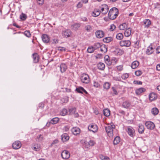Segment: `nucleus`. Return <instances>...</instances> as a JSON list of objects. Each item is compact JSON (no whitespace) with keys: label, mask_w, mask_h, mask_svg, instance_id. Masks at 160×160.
<instances>
[{"label":"nucleus","mask_w":160,"mask_h":160,"mask_svg":"<svg viewBox=\"0 0 160 160\" xmlns=\"http://www.w3.org/2000/svg\"><path fill=\"white\" fill-rule=\"evenodd\" d=\"M118 14V10L115 7H113L110 9L108 12V17L111 20L115 19Z\"/></svg>","instance_id":"nucleus-1"},{"label":"nucleus","mask_w":160,"mask_h":160,"mask_svg":"<svg viewBox=\"0 0 160 160\" xmlns=\"http://www.w3.org/2000/svg\"><path fill=\"white\" fill-rule=\"evenodd\" d=\"M115 128V126L113 123H111L105 127V130L108 136L110 137L113 136V129Z\"/></svg>","instance_id":"nucleus-2"},{"label":"nucleus","mask_w":160,"mask_h":160,"mask_svg":"<svg viewBox=\"0 0 160 160\" xmlns=\"http://www.w3.org/2000/svg\"><path fill=\"white\" fill-rule=\"evenodd\" d=\"M80 79L82 82L88 84L90 82V78L89 75L86 73L82 74L80 77Z\"/></svg>","instance_id":"nucleus-3"},{"label":"nucleus","mask_w":160,"mask_h":160,"mask_svg":"<svg viewBox=\"0 0 160 160\" xmlns=\"http://www.w3.org/2000/svg\"><path fill=\"white\" fill-rule=\"evenodd\" d=\"M126 131L128 134L131 137H133L135 135V130L131 126H127Z\"/></svg>","instance_id":"nucleus-4"},{"label":"nucleus","mask_w":160,"mask_h":160,"mask_svg":"<svg viewBox=\"0 0 160 160\" xmlns=\"http://www.w3.org/2000/svg\"><path fill=\"white\" fill-rule=\"evenodd\" d=\"M119 44L121 47H129L131 45V42L129 40H122L120 42Z\"/></svg>","instance_id":"nucleus-5"},{"label":"nucleus","mask_w":160,"mask_h":160,"mask_svg":"<svg viewBox=\"0 0 160 160\" xmlns=\"http://www.w3.org/2000/svg\"><path fill=\"white\" fill-rule=\"evenodd\" d=\"M88 129L90 131L94 133L98 131V127L96 124H90L88 126Z\"/></svg>","instance_id":"nucleus-6"},{"label":"nucleus","mask_w":160,"mask_h":160,"mask_svg":"<svg viewBox=\"0 0 160 160\" xmlns=\"http://www.w3.org/2000/svg\"><path fill=\"white\" fill-rule=\"evenodd\" d=\"M101 12L102 14H106L108 11L109 8L108 6L105 4L102 5L100 7Z\"/></svg>","instance_id":"nucleus-7"},{"label":"nucleus","mask_w":160,"mask_h":160,"mask_svg":"<svg viewBox=\"0 0 160 160\" xmlns=\"http://www.w3.org/2000/svg\"><path fill=\"white\" fill-rule=\"evenodd\" d=\"M70 153L67 150H63L62 152L61 156L62 158L67 159L70 157Z\"/></svg>","instance_id":"nucleus-8"},{"label":"nucleus","mask_w":160,"mask_h":160,"mask_svg":"<svg viewBox=\"0 0 160 160\" xmlns=\"http://www.w3.org/2000/svg\"><path fill=\"white\" fill-rule=\"evenodd\" d=\"M21 146V143L19 141H17L12 144V147L15 149H18L20 148Z\"/></svg>","instance_id":"nucleus-9"},{"label":"nucleus","mask_w":160,"mask_h":160,"mask_svg":"<svg viewBox=\"0 0 160 160\" xmlns=\"http://www.w3.org/2000/svg\"><path fill=\"white\" fill-rule=\"evenodd\" d=\"M145 125L147 128L150 130L153 129L155 127L154 123L151 121L146 122Z\"/></svg>","instance_id":"nucleus-10"},{"label":"nucleus","mask_w":160,"mask_h":160,"mask_svg":"<svg viewBox=\"0 0 160 160\" xmlns=\"http://www.w3.org/2000/svg\"><path fill=\"white\" fill-rule=\"evenodd\" d=\"M95 34L97 38H100L103 37L104 35V33L102 30H98L96 32Z\"/></svg>","instance_id":"nucleus-11"},{"label":"nucleus","mask_w":160,"mask_h":160,"mask_svg":"<svg viewBox=\"0 0 160 160\" xmlns=\"http://www.w3.org/2000/svg\"><path fill=\"white\" fill-rule=\"evenodd\" d=\"M154 52V48L152 46V44L148 47L146 51V53L147 54L149 55L152 54Z\"/></svg>","instance_id":"nucleus-12"},{"label":"nucleus","mask_w":160,"mask_h":160,"mask_svg":"<svg viewBox=\"0 0 160 160\" xmlns=\"http://www.w3.org/2000/svg\"><path fill=\"white\" fill-rule=\"evenodd\" d=\"M72 133L75 135L79 134L80 132V129L78 127H74L71 129Z\"/></svg>","instance_id":"nucleus-13"},{"label":"nucleus","mask_w":160,"mask_h":160,"mask_svg":"<svg viewBox=\"0 0 160 160\" xmlns=\"http://www.w3.org/2000/svg\"><path fill=\"white\" fill-rule=\"evenodd\" d=\"M59 121V119L58 118L55 117L52 119L50 122H47L46 126H49L50 124H54L57 123Z\"/></svg>","instance_id":"nucleus-14"},{"label":"nucleus","mask_w":160,"mask_h":160,"mask_svg":"<svg viewBox=\"0 0 160 160\" xmlns=\"http://www.w3.org/2000/svg\"><path fill=\"white\" fill-rule=\"evenodd\" d=\"M84 29L86 32H91L93 31V27L90 24L86 25L84 27Z\"/></svg>","instance_id":"nucleus-15"},{"label":"nucleus","mask_w":160,"mask_h":160,"mask_svg":"<svg viewBox=\"0 0 160 160\" xmlns=\"http://www.w3.org/2000/svg\"><path fill=\"white\" fill-rule=\"evenodd\" d=\"M118 61V58L115 57H113L111 59L110 62H107L108 65L109 66L111 65H114L117 63Z\"/></svg>","instance_id":"nucleus-16"},{"label":"nucleus","mask_w":160,"mask_h":160,"mask_svg":"<svg viewBox=\"0 0 160 160\" xmlns=\"http://www.w3.org/2000/svg\"><path fill=\"white\" fill-rule=\"evenodd\" d=\"M71 32L70 30H66L62 32V35L64 37L68 38L70 37Z\"/></svg>","instance_id":"nucleus-17"},{"label":"nucleus","mask_w":160,"mask_h":160,"mask_svg":"<svg viewBox=\"0 0 160 160\" xmlns=\"http://www.w3.org/2000/svg\"><path fill=\"white\" fill-rule=\"evenodd\" d=\"M76 109L75 108H71L69 109V112L70 114H73L75 117H78V114L77 112H76Z\"/></svg>","instance_id":"nucleus-18"},{"label":"nucleus","mask_w":160,"mask_h":160,"mask_svg":"<svg viewBox=\"0 0 160 160\" xmlns=\"http://www.w3.org/2000/svg\"><path fill=\"white\" fill-rule=\"evenodd\" d=\"M144 27L145 28H148L151 24V21L149 19H145L143 21Z\"/></svg>","instance_id":"nucleus-19"},{"label":"nucleus","mask_w":160,"mask_h":160,"mask_svg":"<svg viewBox=\"0 0 160 160\" xmlns=\"http://www.w3.org/2000/svg\"><path fill=\"white\" fill-rule=\"evenodd\" d=\"M132 29L130 28H127L124 31V35L126 37H129L131 35Z\"/></svg>","instance_id":"nucleus-20"},{"label":"nucleus","mask_w":160,"mask_h":160,"mask_svg":"<svg viewBox=\"0 0 160 160\" xmlns=\"http://www.w3.org/2000/svg\"><path fill=\"white\" fill-rule=\"evenodd\" d=\"M76 91L79 93H83L84 92L86 94H88L87 91L83 87H81L77 88L76 89Z\"/></svg>","instance_id":"nucleus-21"},{"label":"nucleus","mask_w":160,"mask_h":160,"mask_svg":"<svg viewBox=\"0 0 160 160\" xmlns=\"http://www.w3.org/2000/svg\"><path fill=\"white\" fill-rule=\"evenodd\" d=\"M60 68L61 72L63 73L66 71L67 69V67L65 63H62L60 66Z\"/></svg>","instance_id":"nucleus-22"},{"label":"nucleus","mask_w":160,"mask_h":160,"mask_svg":"<svg viewBox=\"0 0 160 160\" xmlns=\"http://www.w3.org/2000/svg\"><path fill=\"white\" fill-rule=\"evenodd\" d=\"M128 28V24L126 23H123L121 24L118 26V28L121 30H123L126 29Z\"/></svg>","instance_id":"nucleus-23"},{"label":"nucleus","mask_w":160,"mask_h":160,"mask_svg":"<svg viewBox=\"0 0 160 160\" xmlns=\"http://www.w3.org/2000/svg\"><path fill=\"white\" fill-rule=\"evenodd\" d=\"M42 41L45 43H47L49 41V37L47 34H45L42 35Z\"/></svg>","instance_id":"nucleus-24"},{"label":"nucleus","mask_w":160,"mask_h":160,"mask_svg":"<svg viewBox=\"0 0 160 160\" xmlns=\"http://www.w3.org/2000/svg\"><path fill=\"white\" fill-rule=\"evenodd\" d=\"M146 89L143 88H140L135 90V93L137 95H140L142 93L145 91Z\"/></svg>","instance_id":"nucleus-25"},{"label":"nucleus","mask_w":160,"mask_h":160,"mask_svg":"<svg viewBox=\"0 0 160 160\" xmlns=\"http://www.w3.org/2000/svg\"><path fill=\"white\" fill-rule=\"evenodd\" d=\"M69 137L67 133H64L61 136V139L63 142H65L69 139Z\"/></svg>","instance_id":"nucleus-26"},{"label":"nucleus","mask_w":160,"mask_h":160,"mask_svg":"<svg viewBox=\"0 0 160 160\" xmlns=\"http://www.w3.org/2000/svg\"><path fill=\"white\" fill-rule=\"evenodd\" d=\"M149 96L150 100L152 101L155 100L157 98V95L154 92L151 93Z\"/></svg>","instance_id":"nucleus-27"},{"label":"nucleus","mask_w":160,"mask_h":160,"mask_svg":"<svg viewBox=\"0 0 160 160\" xmlns=\"http://www.w3.org/2000/svg\"><path fill=\"white\" fill-rule=\"evenodd\" d=\"M151 113L153 116H156L159 113V110L157 108H153L151 110Z\"/></svg>","instance_id":"nucleus-28"},{"label":"nucleus","mask_w":160,"mask_h":160,"mask_svg":"<svg viewBox=\"0 0 160 160\" xmlns=\"http://www.w3.org/2000/svg\"><path fill=\"white\" fill-rule=\"evenodd\" d=\"M139 62L137 61H135L132 62L131 67L132 69H135L139 66Z\"/></svg>","instance_id":"nucleus-29"},{"label":"nucleus","mask_w":160,"mask_h":160,"mask_svg":"<svg viewBox=\"0 0 160 160\" xmlns=\"http://www.w3.org/2000/svg\"><path fill=\"white\" fill-rule=\"evenodd\" d=\"M32 58L34 62L37 63L39 61V57L37 53H35L32 54Z\"/></svg>","instance_id":"nucleus-30"},{"label":"nucleus","mask_w":160,"mask_h":160,"mask_svg":"<svg viewBox=\"0 0 160 160\" xmlns=\"http://www.w3.org/2000/svg\"><path fill=\"white\" fill-rule=\"evenodd\" d=\"M131 103L129 101L124 102L122 104V106L126 108H129L131 106Z\"/></svg>","instance_id":"nucleus-31"},{"label":"nucleus","mask_w":160,"mask_h":160,"mask_svg":"<svg viewBox=\"0 0 160 160\" xmlns=\"http://www.w3.org/2000/svg\"><path fill=\"white\" fill-rule=\"evenodd\" d=\"M138 132L139 133L142 134V133L144 130V126L142 124H139L138 125Z\"/></svg>","instance_id":"nucleus-32"},{"label":"nucleus","mask_w":160,"mask_h":160,"mask_svg":"<svg viewBox=\"0 0 160 160\" xmlns=\"http://www.w3.org/2000/svg\"><path fill=\"white\" fill-rule=\"evenodd\" d=\"M103 113L105 116L108 117L110 115V110L107 108L104 109L103 110Z\"/></svg>","instance_id":"nucleus-33"},{"label":"nucleus","mask_w":160,"mask_h":160,"mask_svg":"<svg viewBox=\"0 0 160 160\" xmlns=\"http://www.w3.org/2000/svg\"><path fill=\"white\" fill-rule=\"evenodd\" d=\"M120 141V138L118 136H116L114 139L113 140V144L114 145H117Z\"/></svg>","instance_id":"nucleus-34"},{"label":"nucleus","mask_w":160,"mask_h":160,"mask_svg":"<svg viewBox=\"0 0 160 160\" xmlns=\"http://www.w3.org/2000/svg\"><path fill=\"white\" fill-rule=\"evenodd\" d=\"M98 67L99 69L102 70L105 68V65L102 62H99L98 64Z\"/></svg>","instance_id":"nucleus-35"},{"label":"nucleus","mask_w":160,"mask_h":160,"mask_svg":"<svg viewBox=\"0 0 160 160\" xmlns=\"http://www.w3.org/2000/svg\"><path fill=\"white\" fill-rule=\"evenodd\" d=\"M114 52L116 54L119 55H122L123 53V51L119 48L116 49Z\"/></svg>","instance_id":"nucleus-36"},{"label":"nucleus","mask_w":160,"mask_h":160,"mask_svg":"<svg viewBox=\"0 0 160 160\" xmlns=\"http://www.w3.org/2000/svg\"><path fill=\"white\" fill-rule=\"evenodd\" d=\"M113 40V38L111 37H107L105 38H104L103 39V41L104 42L106 43H109L112 41Z\"/></svg>","instance_id":"nucleus-37"},{"label":"nucleus","mask_w":160,"mask_h":160,"mask_svg":"<svg viewBox=\"0 0 160 160\" xmlns=\"http://www.w3.org/2000/svg\"><path fill=\"white\" fill-rule=\"evenodd\" d=\"M100 13V12L99 10H95L92 13V16L94 17L98 16Z\"/></svg>","instance_id":"nucleus-38"},{"label":"nucleus","mask_w":160,"mask_h":160,"mask_svg":"<svg viewBox=\"0 0 160 160\" xmlns=\"http://www.w3.org/2000/svg\"><path fill=\"white\" fill-rule=\"evenodd\" d=\"M100 51L103 53H105L107 51V48L105 45H102L100 47Z\"/></svg>","instance_id":"nucleus-39"},{"label":"nucleus","mask_w":160,"mask_h":160,"mask_svg":"<svg viewBox=\"0 0 160 160\" xmlns=\"http://www.w3.org/2000/svg\"><path fill=\"white\" fill-rule=\"evenodd\" d=\"M80 27V25L78 23H75L72 25L71 26V28L72 29L74 30H76L78 29Z\"/></svg>","instance_id":"nucleus-40"},{"label":"nucleus","mask_w":160,"mask_h":160,"mask_svg":"<svg viewBox=\"0 0 160 160\" xmlns=\"http://www.w3.org/2000/svg\"><path fill=\"white\" fill-rule=\"evenodd\" d=\"M123 38V36L122 33H119L116 36V38L119 40H122Z\"/></svg>","instance_id":"nucleus-41"},{"label":"nucleus","mask_w":160,"mask_h":160,"mask_svg":"<svg viewBox=\"0 0 160 160\" xmlns=\"http://www.w3.org/2000/svg\"><path fill=\"white\" fill-rule=\"evenodd\" d=\"M110 84L108 82H105L103 84V88L107 90L108 89L110 88Z\"/></svg>","instance_id":"nucleus-42"},{"label":"nucleus","mask_w":160,"mask_h":160,"mask_svg":"<svg viewBox=\"0 0 160 160\" xmlns=\"http://www.w3.org/2000/svg\"><path fill=\"white\" fill-rule=\"evenodd\" d=\"M20 18L22 20L24 21L27 19V16L26 14L22 13L20 16Z\"/></svg>","instance_id":"nucleus-43"},{"label":"nucleus","mask_w":160,"mask_h":160,"mask_svg":"<svg viewBox=\"0 0 160 160\" xmlns=\"http://www.w3.org/2000/svg\"><path fill=\"white\" fill-rule=\"evenodd\" d=\"M95 50L93 46L89 47L87 49L88 52L90 53L93 52Z\"/></svg>","instance_id":"nucleus-44"},{"label":"nucleus","mask_w":160,"mask_h":160,"mask_svg":"<svg viewBox=\"0 0 160 160\" xmlns=\"http://www.w3.org/2000/svg\"><path fill=\"white\" fill-rule=\"evenodd\" d=\"M129 77V74L127 73H124L121 76V78L123 80H126Z\"/></svg>","instance_id":"nucleus-45"},{"label":"nucleus","mask_w":160,"mask_h":160,"mask_svg":"<svg viewBox=\"0 0 160 160\" xmlns=\"http://www.w3.org/2000/svg\"><path fill=\"white\" fill-rule=\"evenodd\" d=\"M67 113V111L66 109L63 108L62 110L60 112V114L62 116H65L66 115Z\"/></svg>","instance_id":"nucleus-46"},{"label":"nucleus","mask_w":160,"mask_h":160,"mask_svg":"<svg viewBox=\"0 0 160 160\" xmlns=\"http://www.w3.org/2000/svg\"><path fill=\"white\" fill-rule=\"evenodd\" d=\"M101 45L100 43L98 42L94 44V45L93 46L94 49L95 50L98 48H100Z\"/></svg>","instance_id":"nucleus-47"},{"label":"nucleus","mask_w":160,"mask_h":160,"mask_svg":"<svg viewBox=\"0 0 160 160\" xmlns=\"http://www.w3.org/2000/svg\"><path fill=\"white\" fill-rule=\"evenodd\" d=\"M83 146L85 148L86 150L88 149L90 147L89 144L88 142L87 141H86L84 142V144L83 145Z\"/></svg>","instance_id":"nucleus-48"},{"label":"nucleus","mask_w":160,"mask_h":160,"mask_svg":"<svg viewBox=\"0 0 160 160\" xmlns=\"http://www.w3.org/2000/svg\"><path fill=\"white\" fill-rule=\"evenodd\" d=\"M24 35L26 36L27 37H28V38H29L31 36V34L30 33V32L28 30H26L25 31L24 33Z\"/></svg>","instance_id":"nucleus-49"},{"label":"nucleus","mask_w":160,"mask_h":160,"mask_svg":"<svg viewBox=\"0 0 160 160\" xmlns=\"http://www.w3.org/2000/svg\"><path fill=\"white\" fill-rule=\"evenodd\" d=\"M100 158L102 160H110L109 157L107 156H105L102 155H100Z\"/></svg>","instance_id":"nucleus-50"},{"label":"nucleus","mask_w":160,"mask_h":160,"mask_svg":"<svg viewBox=\"0 0 160 160\" xmlns=\"http://www.w3.org/2000/svg\"><path fill=\"white\" fill-rule=\"evenodd\" d=\"M93 86L95 88H98L99 87L100 85L98 82L94 81H93Z\"/></svg>","instance_id":"nucleus-51"},{"label":"nucleus","mask_w":160,"mask_h":160,"mask_svg":"<svg viewBox=\"0 0 160 160\" xmlns=\"http://www.w3.org/2000/svg\"><path fill=\"white\" fill-rule=\"evenodd\" d=\"M134 47L135 48H138L139 47V40H137L134 42Z\"/></svg>","instance_id":"nucleus-52"},{"label":"nucleus","mask_w":160,"mask_h":160,"mask_svg":"<svg viewBox=\"0 0 160 160\" xmlns=\"http://www.w3.org/2000/svg\"><path fill=\"white\" fill-rule=\"evenodd\" d=\"M109 56L108 55L104 57L105 59V63L107 64L108 65V63L107 62H110V61L109 59Z\"/></svg>","instance_id":"nucleus-53"},{"label":"nucleus","mask_w":160,"mask_h":160,"mask_svg":"<svg viewBox=\"0 0 160 160\" xmlns=\"http://www.w3.org/2000/svg\"><path fill=\"white\" fill-rule=\"evenodd\" d=\"M135 74L136 76H139L142 74V72L140 70H138L135 72Z\"/></svg>","instance_id":"nucleus-54"},{"label":"nucleus","mask_w":160,"mask_h":160,"mask_svg":"<svg viewBox=\"0 0 160 160\" xmlns=\"http://www.w3.org/2000/svg\"><path fill=\"white\" fill-rule=\"evenodd\" d=\"M133 83L137 85H141L142 84V82L140 81L134 80L133 81Z\"/></svg>","instance_id":"nucleus-55"},{"label":"nucleus","mask_w":160,"mask_h":160,"mask_svg":"<svg viewBox=\"0 0 160 160\" xmlns=\"http://www.w3.org/2000/svg\"><path fill=\"white\" fill-rule=\"evenodd\" d=\"M88 142L90 146H93L95 143L94 141L92 140H90Z\"/></svg>","instance_id":"nucleus-56"},{"label":"nucleus","mask_w":160,"mask_h":160,"mask_svg":"<svg viewBox=\"0 0 160 160\" xmlns=\"http://www.w3.org/2000/svg\"><path fill=\"white\" fill-rule=\"evenodd\" d=\"M117 68L119 71H122L123 69V66L120 65L117 67Z\"/></svg>","instance_id":"nucleus-57"},{"label":"nucleus","mask_w":160,"mask_h":160,"mask_svg":"<svg viewBox=\"0 0 160 160\" xmlns=\"http://www.w3.org/2000/svg\"><path fill=\"white\" fill-rule=\"evenodd\" d=\"M58 50L60 51H65L66 50V48L63 47H59L58 48Z\"/></svg>","instance_id":"nucleus-58"},{"label":"nucleus","mask_w":160,"mask_h":160,"mask_svg":"<svg viewBox=\"0 0 160 160\" xmlns=\"http://www.w3.org/2000/svg\"><path fill=\"white\" fill-rule=\"evenodd\" d=\"M116 28L115 25L113 24H112L110 25V30L111 31H112Z\"/></svg>","instance_id":"nucleus-59"},{"label":"nucleus","mask_w":160,"mask_h":160,"mask_svg":"<svg viewBox=\"0 0 160 160\" xmlns=\"http://www.w3.org/2000/svg\"><path fill=\"white\" fill-rule=\"evenodd\" d=\"M113 79L116 81H121V78L119 77H113Z\"/></svg>","instance_id":"nucleus-60"},{"label":"nucleus","mask_w":160,"mask_h":160,"mask_svg":"<svg viewBox=\"0 0 160 160\" xmlns=\"http://www.w3.org/2000/svg\"><path fill=\"white\" fill-rule=\"evenodd\" d=\"M112 89L113 92V94H115V95H117L118 94V93L117 92V91L114 87H112Z\"/></svg>","instance_id":"nucleus-61"},{"label":"nucleus","mask_w":160,"mask_h":160,"mask_svg":"<svg viewBox=\"0 0 160 160\" xmlns=\"http://www.w3.org/2000/svg\"><path fill=\"white\" fill-rule=\"evenodd\" d=\"M38 3L40 5H42L44 2V0H37Z\"/></svg>","instance_id":"nucleus-62"},{"label":"nucleus","mask_w":160,"mask_h":160,"mask_svg":"<svg viewBox=\"0 0 160 160\" xmlns=\"http://www.w3.org/2000/svg\"><path fill=\"white\" fill-rule=\"evenodd\" d=\"M82 6V3L81 2H79L77 5V7L78 8H81Z\"/></svg>","instance_id":"nucleus-63"},{"label":"nucleus","mask_w":160,"mask_h":160,"mask_svg":"<svg viewBox=\"0 0 160 160\" xmlns=\"http://www.w3.org/2000/svg\"><path fill=\"white\" fill-rule=\"evenodd\" d=\"M155 8L160 9V4L157 3L155 4Z\"/></svg>","instance_id":"nucleus-64"}]
</instances>
